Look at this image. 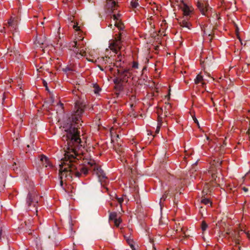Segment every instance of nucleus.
Returning <instances> with one entry per match:
<instances>
[{
	"instance_id": "nucleus-1",
	"label": "nucleus",
	"mask_w": 250,
	"mask_h": 250,
	"mask_svg": "<svg viewBox=\"0 0 250 250\" xmlns=\"http://www.w3.org/2000/svg\"><path fill=\"white\" fill-rule=\"evenodd\" d=\"M86 105L84 100L78 98L75 101L73 112L63 124L62 128L66 134L63 135L62 140L66 141L65 146L68 151L64 159H62V164L60 165L59 177L62 187L63 181H71L74 177L80 178L83 175L85 176L89 170H92L96 174L102 185L104 186L107 183L105 172L93 161L88 162V168L79 164L77 161L78 159L76 156L83 148L79 129L82 125V117Z\"/></svg>"
},
{
	"instance_id": "nucleus-2",
	"label": "nucleus",
	"mask_w": 250,
	"mask_h": 250,
	"mask_svg": "<svg viewBox=\"0 0 250 250\" xmlns=\"http://www.w3.org/2000/svg\"><path fill=\"white\" fill-rule=\"evenodd\" d=\"M70 47L73 53L71 56L80 59L86 55V48L82 41H74L70 43Z\"/></svg>"
},
{
	"instance_id": "nucleus-3",
	"label": "nucleus",
	"mask_w": 250,
	"mask_h": 250,
	"mask_svg": "<svg viewBox=\"0 0 250 250\" xmlns=\"http://www.w3.org/2000/svg\"><path fill=\"white\" fill-rule=\"evenodd\" d=\"M38 196L35 195L34 193L29 192L27 198H26V203L28 206L30 210L31 209L30 208L31 205H33V207L35 208V211L36 212H37V204H38Z\"/></svg>"
},
{
	"instance_id": "nucleus-4",
	"label": "nucleus",
	"mask_w": 250,
	"mask_h": 250,
	"mask_svg": "<svg viewBox=\"0 0 250 250\" xmlns=\"http://www.w3.org/2000/svg\"><path fill=\"white\" fill-rule=\"evenodd\" d=\"M122 42L121 35L115 38V40L111 41L109 43V47L111 50L117 54L118 51L122 48Z\"/></svg>"
},
{
	"instance_id": "nucleus-5",
	"label": "nucleus",
	"mask_w": 250,
	"mask_h": 250,
	"mask_svg": "<svg viewBox=\"0 0 250 250\" xmlns=\"http://www.w3.org/2000/svg\"><path fill=\"white\" fill-rule=\"evenodd\" d=\"M124 57L121 55V53H120L119 55H118L117 59L116 62V63L113 62L111 61V59L107 56H105V57L103 58V61L105 62V63H109L112 64L113 63V66H115L117 67H121V63H120L119 65L117 64L118 63L122 62L123 61Z\"/></svg>"
},
{
	"instance_id": "nucleus-6",
	"label": "nucleus",
	"mask_w": 250,
	"mask_h": 250,
	"mask_svg": "<svg viewBox=\"0 0 250 250\" xmlns=\"http://www.w3.org/2000/svg\"><path fill=\"white\" fill-rule=\"evenodd\" d=\"M118 76L123 81V82H127L128 78L131 76L129 69H125L123 71L117 69Z\"/></svg>"
},
{
	"instance_id": "nucleus-7",
	"label": "nucleus",
	"mask_w": 250,
	"mask_h": 250,
	"mask_svg": "<svg viewBox=\"0 0 250 250\" xmlns=\"http://www.w3.org/2000/svg\"><path fill=\"white\" fill-rule=\"evenodd\" d=\"M117 0H106V8L109 13H113L118 6Z\"/></svg>"
},
{
	"instance_id": "nucleus-8",
	"label": "nucleus",
	"mask_w": 250,
	"mask_h": 250,
	"mask_svg": "<svg viewBox=\"0 0 250 250\" xmlns=\"http://www.w3.org/2000/svg\"><path fill=\"white\" fill-rule=\"evenodd\" d=\"M241 232L243 233V230L241 229V230L236 232L234 231L233 233H231V236L232 237L233 240L235 243V246L238 247V249L239 250H240V247L239 246L240 244V239L239 237L241 235Z\"/></svg>"
},
{
	"instance_id": "nucleus-9",
	"label": "nucleus",
	"mask_w": 250,
	"mask_h": 250,
	"mask_svg": "<svg viewBox=\"0 0 250 250\" xmlns=\"http://www.w3.org/2000/svg\"><path fill=\"white\" fill-rule=\"evenodd\" d=\"M180 8L182 10L183 14L185 16H188L192 12V9L183 0L181 1V3L179 4Z\"/></svg>"
},
{
	"instance_id": "nucleus-10",
	"label": "nucleus",
	"mask_w": 250,
	"mask_h": 250,
	"mask_svg": "<svg viewBox=\"0 0 250 250\" xmlns=\"http://www.w3.org/2000/svg\"><path fill=\"white\" fill-rule=\"evenodd\" d=\"M39 157L40 164H42V166L46 167H48L49 168L53 167L52 164L46 156L44 155H41Z\"/></svg>"
},
{
	"instance_id": "nucleus-11",
	"label": "nucleus",
	"mask_w": 250,
	"mask_h": 250,
	"mask_svg": "<svg viewBox=\"0 0 250 250\" xmlns=\"http://www.w3.org/2000/svg\"><path fill=\"white\" fill-rule=\"evenodd\" d=\"M197 6L203 15H206V13L208 10V6L203 1H198Z\"/></svg>"
},
{
	"instance_id": "nucleus-12",
	"label": "nucleus",
	"mask_w": 250,
	"mask_h": 250,
	"mask_svg": "<svg viewBox=\"0 0 250 250\" xmlns=\"http://www.w3.org/2000/svg\"><path fill=\"white\" fill-rule=\"evenodd\" d=\"M8 25L10 27L11 30H15L17 27V24L12 18H11L7 22Z\"/></svg>"
},
{
	"instance_id": "nucleus-13",
	"label": "nucleus",
	"mask_w": 250,
	"mask_h": 250,
	"mask_svg": "<svg viewBox=\"0 0 250 250\" xmlns=\"http://www.w3.org/2000/svg\"><path fill=\"white\" fill-rule=\"evenodd\" d=\"M179 24L181 26L183 27H187L188 29H190V26H191V24L188 22L186 20H183L180 21Z\"/></svg>"
},
{
	"instance_id": "nucleus-14",
	"label": "nucleus",
	"mask_w": 250,
	"mask_h": 250,
	"mask_svg": "<svg viewBox=\"0 0 250 250\" xmlns=\"http://www.w3.org/2000/svg\"><path fill=\"white\" fill-rule=\"evenodd\" d=\"M120 15H115V14H114L112 15V17H113V20L115 21V26L118 27V28H121V26L122 25V24L121 23H120L119 22H118V18L119 17H120Z\"/></svg>"
},
{
	"instance_id": "nucleus-15",
	"label": "nucleus",
	"mask_w": 250,
	"mask_h": 250,
	"mask_svg": "<svg viewBox=\"0 0 250 250\" xmlns=\"http://www.w3.org/2000/svg\"><path fill=\"white\" fill-rule=\"evenodd\" d=\"M211 192V190H210V186L209 184H206L204 187L203 190V193L205 195L208 194L209 193Z\"/></svg>"
},
{
	"instance_id": "nucleus-16",
	"label": "nucleus",
	"mask_w": 250,
	"mask_h": 250,
	"mask_svg": "<svg viewBox=\"0 0 250 250\" xmlns=\"http://www.w3.org/2000/svg\"><path fill=\"white\" fill-rule=\"evenodd\" d=\"M203 80V76L200 74H198L195 79L194 82L195 84H198L199 83H201Z\"/></svg>"
},
{
	"instance_id": "nucleus-17",
	"label": "nucleus",
	"mask_w": 250,
	"mask_h": 250,
	"mask_svg": "<svg viewBox=\"0 0 250 250\" xmlns=\"http://www.w3.org/2000/svg\"><path fill=\"white\" fill-rule=\"evenodd\" d=\"M162 118L159 117V118H158V123L157 126V128H156V131H155L156 133H158L159 132L160 129V128L161 127V125H162Z\"/></svg>"
},
{
	"instance_id": "nucleus-18",
	"label": "nucleus",
	"mask_w": 250,
	"mask_h": 250,
	"mask_svg": "<svg viewBox=\"0 0 250 250\" xmlns=\"http://www.w3.org/2000/svg\"><path fill=\"white\" fill-rule=\"evenodd\" d=\"M138 0H132L131 1L130 5L132 8H135L139 5Z\"/></svg>"
},
{
	"instance_id": "nucleus-19",
	"label": "nucleus",
	"mask_w": 250,
	"mask_h": 250,
	"mask_svg": "<svg viewBox=\"0 0 250 250\" xmlns=\"http://www.w3.org/2000/svg\"><path fill=\"white\" fill-rule=\"evenodd\" d=\"M117 213L115 212H111L110 213L109 219V220H114L117 219Z\"/></svg>"
},
{
	"instance_id": "nucleus-20",
	"label": "nucleus",
	"mask_w": 250,
	"mask_h": 250,
	"mask_svg": "<svg viewBox=\"0 0 250 250\" xmlns=\"http://www.w3.org/2000/svg\"><path fill=\"white\" fill-rule=\"evenodd\" d=\"M169 190H167L165 191V193L164 194V195L162 196L161 198L160 199V203L161 204L162 201H165L167 198V197L168 194L169 193Z\"/></svg>"
},
{
	"instance_id": "nucleus-21",
	"label": "nucleus",
	"mask_w": 250,
	"mask_h": 250,
	"mask_svg": "<svg viewBox=\"0 0 250 250\" xmlns=\"http://www.w3.org/2000/svg\"><path fill=\"white\" fill-rule=\"evenodd\" d=\"M171 108V104L169 103H167V104L166 103V105L164 107V110H167V111H170ZM161 110L162 111H163V108H161Z\"/></svg>"
},
{
	"instance_id": "nucleus-22",
	"label": "nucleus",
	"mask_w": 250,
	"mask_h": 250,
	"mask_svg": "<svg viewBox=\"0 0 250 250\" xmlns=\"http://www.w3.org/2000/svg\"><path fill=\"white\" fill-rule=\"evenodd\" d=\"M113 82L116 84H120L122 82H123L119 76L115 78Z\"/></svg>"
},
{
	"instance_id": "nucleus-23",
	"label": "nucleus",
	"mask_w": 250,
	"mask_h": 250,
	"mask_svg": "<svg viewBox=\"0 0 250 250\" xmlns=\"http://www.w3.org/2000/svg\"><path fill=\"white\" fill-rule=\"evenodd\" d=\"M201 202L205 205L210 204L211 205V203L208 199L204 198L202 200Z\"/></svg>"
},
{
	"instance_id": "nucleus-24",
	"label": "nucleus",
	"mask_w": 250,
	"mask_h": 250,
	"mask_svg": "<svg viewBox=\"0 0 250 250\" xmlns=\"http://www.w3.org/2000/svg\"><path fill=\"white\" fill-rule=\"evenodd\" d=\"M94 93L96 94H97L100 91H101V88L97 84H94Z\"/></svg>"
},
{
	"instance_id": "nucleus-25",
	"label": "nucleus",
	"mask_w": 250,
	"mask_h": 250,
	"mask_svg": "<svg viewBox=\"0 0 250 250\" xmlns=\"http://www.w3.org/2000/svg\"><path fill=\"white\" fill-rule=\"evenodd\" d=\"M208 226L207 224L205 222L203 221L201 225V229L203 231H205L207 229Z\"/></svg>"
},
{
	"instance_id": "nucleus-26",
	"label": "nucleus",
	"mask_w": 250,
	"mask_h": 250,
	"mask_svg": "<svg viewBox=\"0 0 250 250\" xmlns=\"http://www.w3.org/2000/svg\"><path fill=\"white\" fill-rule=\"evenodd\" d=\"M127 243L129 245L130 247L134 245V241L132 238H129L127 239Z\"/></svg>"
},
{
	"instance_id": "nucleus-27",
	"label": "nucleus",
	"mask_w": 250,
	"mask_h": 250,
	"mask_svg": "<svg viewBox=\"0 0 250 250\" xmlns=\"http://www.w3.org/2000/svg\"><path fill=\"white\" fill-rule=\"evenodd\" d=\"M115 225L118 227L119 226L120 224L122 222V220L120 219H116L115 220H113Z\"/></svg>"
},
{
	"instance_id": "nucleus-28",
	"label": "nucleus",
	"mask_w": 250,
	"mask_h": 250,
	"mask_svg": "<svg viewBox=\"0 0 250 250\" xmlns=\"http://www.w3.org/2000/svg\"><path fill=\"white\" fill-rule=\"evenodd\" d=\"M211 178H212V179H211L212 182L214 181L216 183L217 182V180H216L217 176L215 173L211 174Z\"/></svg>"
},
{
	"instance_id": "nucleus-29",
	"label": "nucleus",
	"mask_w": 250,
	"mask_h": 250,
	"mask_svg": "<svg viewBox=\"0 0 250 250\" xmlns=\"http://www.w3.org/2000/svg\"><path fill=\"white\" fill-rule=\"evenodd\" d=\"M214 163H215V166L217 167H218L220 168L221 166L222 162L220 161L219 160H217L216 162H215V160L214 161Z\"/></svg>"
},
{
	"instance_id": "nucleus-30",
	"label": "nucleus",
	"mask_w": 250,
	"mask_h": 250,
	"mask_svg": "<svg viewBox=\"0 0 250 250\" xmlns=\"http://www.w3.org/2000/svg\"><path fill=\"white\" fill-rule=\"evenodd\" d=\"M115 196H116V199H117V200L118 202L120 205H121V204H122V203L123 202V201H124V199H123L122 197H121V198H119V197H118L116 196V195H115Z\"/></svg>"
},
{
	"instance_id": "nucleus-31",
	"label": "nucleus",
	"mask_w": 250,
	"mask_h": 250,
	"mask_svg": "<svg viewBox=\"0 0 250 250\" xmlns=\"http://www.w3.org/2000/svg\"><path fill=\"white\" fill-rule=\"evenodd\" d=\"M132 67L133 68H138V63L137 62L134 61L133 62Z\"/></svg>"
},
{
	"instance_id": "nucleus-32",
	"label": "nucleus",
	"mask_w": 250,
	"mask_h": 250,
	"mask_svg": "<svg viewBox=\"0 0 250 250\" xmlns=\"http://www.w3.org/2000/svg\"><path fill=\"white\" fill-rule=\"evenodd\" d=\"M72 0H62V2L64 4H68L69 2H71Z\"/></svg>"
},
{
	"instance_id": "nucleus-33",
	"label": "nucleus",
	"mask_w": 250,
	"mask_h": 250,
	"mask_svg": "<svg viewBox=\"0 0 250 250\" xmlns=\"http://www.w3.org/2000/svg\"><path fill=\"white\" fill-rule=\"evenodd\" d=\"M165 115L167 116L168 115L171 114L170 111L164 110Z\"/></svg>"
},
{
	"instance_id": "nucleus-34",
	"label": "nucleus",
	"mask_w": 250,
	"mask_h": 250,
	"mask_svg": "<svg viewBox=\"0 0 250 250\" xmlns=\"http://www.w3.org/2000/svg\"><path fill=\"white\" fill-rule=\"evenodd\" d=\"M105 68H108L110 71H112L113 70V68L111 67V65H109V66H106Z\"/></svg>"
},
{
	"instance_id": "nucleus-35",
	"label": "nucleus",
	"mask_w": 250,
	"mask_h": 250,
	"mask_svg": "<svg viewBox=\"0 0 250 250\" xmlns=\"http://www.w3.org/2000/svg\"><path fill=\"white\" fill-rule=\"evenodd\" d=\"M38 43L40 44H44L45 43L44 42L41 41V40H37Z\"/></svg>"
},
{
	"instance_id": "nucleus-36",
	"label": "nucleus",
	"mask_w": 250,
	"mask_h": 250,
	"mask_svg": "<svg viewBox=\"0 0 250 250\" xmlns=\"http://www.w3.org/2000/svg\"><path fill=\"white\" fill-rule=\"evenodd\" d=\"M194 120V121L195 123H196L197 124V125L199 126V123L198 122V120H197V119L196 118H194L193 119Z\"/></svg>"
},
{
	"instance_id": "nucleus-37",
	"label": "nucleus",
	"mask_w": 250,
	"mask_h": 250,
	"mask_svg": "<svg viewBox=\"0 0 250 250\" xmlns=\"http://www.w3.org/2000/svg\"><path fill=\"white\" fill-rule=\"evenodd\" d=\"M125 239L126 241H127V239L129 238H131L130 236H127V235H124Z\"/></svg>"
},
{
	"instance_id": "nucleus-38",
	"label": "nucleus",
	"mask_w": 250,
	"mask_h": 250,
	"mask_svg": "<svg viewBox=\"0 0 250 250\" xmlns=\"http://www.w3.org/2000/svg\"><path fill=\"white\" fill-rule=\"evenodd\" d=\"M201 84H202V86L203 87H205V85H206V83H205V82H204L203 81H202V82H201Z\"/></svg>"
},
{
	"instance_id": "nucleus-39",
	"label": "nucleus",
	"mask_w": 250,
	"mask_h": 250,
	"mask_svg": "<svg viewBox=\"0 0 250 250\" xmlns=\"http://www.w3.org/2000/svg\"><path fill=\"white\" fill-rule=\"evenodd\" d=\"M243 189L245 192H246V191H247L248 190V188H245V187H243Z\"/></svg>"
},
{
	"instance_id": "nucleus-40",
	"label": "nucleus",
	"mask_w": 250,
	"mask_h": 250,
	"mask_svg": "<svg viewBox=\"0 0 250 250\" xmlns=\"http://www.w3.org/2000/svg\"><path fill=\"white\" fill-rule=\"evenodd\" d=\"M130 248H131L132 250H136L134 245L131 246V247H130Z\"/></svg>"
},
{
	"instance_id": "nucleus-41",
	"label": "nucleus",
	"mask_w": 250,
	"mask_h": 250,
	"mask_svg": "<svg viewBox=\"0 0 250 250\" xmlns=\"http://www.w3.org/2000/svg\"><path fill=\"white\" fill-rule=\"evenodd\" d=\"M47 83L46 82H45V81H43V85L44 86L46 87L47 86Z\"/></svg>"
},
{
	"instance_id": "nucleus-42",
	"label": "nucleus",
	"mask_w": 250,
	"mask_h": 250,
	"mask_svg": "<svg viewBox=\"0 0 250 250\" xmlns=\"http://www.w3.org/2000/svg\"><path fill=\"white\" fill-rule=\"evenodd\" d=\"M131 99H135V96L133 95L131 96Z\"/></svg>"
},
{
	"instance_id": "nucleus-43",
	"label": "nucleus",
	"mask_w": 250,
	"mask_h": 250,
	"mask_svg": "<svg viewBox=\"0 0 250 250\" xmlns=\"http://www.w3.org/2000/svg\"><path fill=\"white\" fill-rule=\"evenodd\" d=\"M2 235V229L0 230V239L1 238V236Z\"/></svg>"
},
{
	"instance_id": "nucleus-44",
	"label": "nucleus",
	"mask_w": 250,
	"mask_h": 250,
	"mask_svg": "<svg viewBox=\"0 0 250 250\" xmlns=\"http://www.w3.org/2000/svg\"><path fill=\"white\" fill-rule=\"evenodd\" d=\"M73 27H74V28H77V29H76V30H78L77 28H78V27H77V25H74Z\"/></svg>"
},
{
	"instance_id": "nucleus-45",
	"label": "nucleus",
	"mask_w": 250,
	"mask_h": 250,
	"mask_svg": "<svg viewBox=\"0 0 250 250\" xmlns=\"http://www.w3.org/2000/svg\"><path fill=\"white\" fill-rule=\"evenodd\" d=\"M246 234H247V237H248V238H250V234H249V233H246Z\"/></svg>"
},
{
	"instance_id": "nucleus-46",
	"label": "nucleus",
	"mask_w": 250,
	"mask_h": 250,
	"mask_svg": "<svg viewBox=\"0 0 250 250\" xmlns=\"http://www.w3.org/2000/svg\"><path fill=\"white\" fill-rule=\"evenodd\" d=\"M99 67H100V69H101V70H102V71H103V70H104L103 68L101 66H99Z\"/></svg>"
},
{
	"instance_id": "nucleus-47",
	"label": "nucleus",
	"mask_w": 250,
	"mask_h": 250,
	"mask_svg": "<svg viewBox=\"0 0 250 250\" xmlns=\"http://www.w3.org/2000/svg\"><path fill=\"white\" fill-rule=\"evenodd\" d=\"M133 104H130V106H131V107H133Z\"/></svg>"
},
{
	"instance_id": "nucleus-48",
	"label": "nucleus",
	"mask_w": 250,
	"mask_h": 250,
	"mask_svg": "<svg viewBox=\"0 0 250 250\" xmlns=\"http://www.w3.org/2000/svg\"><path fill=\"white\" fill-rule=\"evenodd\" d=\"M145 69H146V67H144L143 70H144Z\"/></svg>"
},
{
	"instance_id": "nucleus-49",
	"label": "nucleus",
	"mask_w": 250,
	"mask_h": 250,
	"mask_svg": "<svg viewBox=\"0 0 250 250\" xmlns=\"http://www.w3.org/2000/svg\"><path fill=\"white\" fill-rule=\"evenodd\" d=\"M46 87V89L47 90H48V87H47V86L46 87Z\"/></svg>"
},
{
	"instance_id": "nucleus-50",
	"label": "nucleus",
	"mask_w": 250,
	"mask_h": 250,
	"mask_svg": "<svg viewBox=\"0 0 250 250\" xmlns=\"http://www.w3.org/2000/svg\"><path fill=\"white\" fill-rule=\"evenodd\" d=\"M211 40H212V37H211L209 39L210 41H211Z\"/></svg>"
},
{
	"instance_id": "nucleus-51",
	"label": "nucleus",
	"mask_w": 250,
	"mask_h": 250,
	"mask_svg": "<svg viewBox=\"0 0 250 250\" xmlns=\"http://www.w3.org/2000/svg\"><path fill=\"white\" fill-rule=\"evenodd\" d=\"M208 36L210 37L211 36V34H208Z\"/></svg>"
},
{
	"instance_id": "nucleus-52",
	"label": "nucleus",
	"mask_w": 250,
	"mask_h": 250,
	"mask_svg": "<svg viewBox=\"0 0 250 250\" xmlns=\"http://www.w3.org/2000/svg\"><path fill=\"white\" fill-rule=\"evenodd\" d=\"M27 147H29V145H27Z\"/></svg>"
},
{
	"instance_id": "nucleus-53",
	"label": "nucleus",
	"mask_w": 250,
	"mask_h": 250,
	"mask_svg": "<svg viewBox=\"0 0 250 250\" xmlns=\"http://www.w3.org/2000/svg\"><path fill=\"white\" fill-rule=\"evenodd\" d=\"M120 63H121V62H120ZM119 64H120V62L117 63L118 65H119Z\"/></svg>"
},
{
	"instance_id": "nucleus-54",
	"label": "nucleus",
	"mask_w": 250,
	"mask_h": 250,
	"mask_svg": "<svg viewBox=\"0 0 250 250\" xmlns=\"http://www.w3.org/2000/svg\"><path fill=\"white\" fill-rule=\"evenodd\" d=\"M155 250H156L155 249Z\"/></svg>"
}]
</instances>
